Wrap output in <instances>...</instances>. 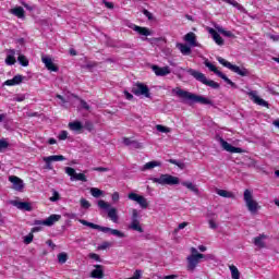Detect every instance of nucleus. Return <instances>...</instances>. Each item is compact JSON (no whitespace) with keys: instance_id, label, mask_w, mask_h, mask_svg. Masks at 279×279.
Returning <instances> with one entry per match:
<instances>
[{"instance_id":"obj_1","label":"nucleus","mask_w":279,"mask_h":279,"mask_svg":"<svg viewBox=\"0 0 279 279\" xmlns=\"http://www.w3.org/2000/svg\"><path fill=\"white\" fill-rule=\"evenodd\" d=\"M172 94L177 95V97L181 99L182 104H187L189 106H193V104H202L203 106H213V100L204 96H199L191 92H186L180 87L173 88Z\"/></svg>"},{"instance_id":"obj_2","label":"nucleus","mask_w":279,"mask_h":279,"mask_svg":"<svg viewBox=\"0 0 279 279\" xmlns=\"http://www.w3.org/2000/svg\"><path fill=\"white\" fill-rule=\"evenodd\" d=\"M78 221L80 223H82V226H87V228H92V230H99L100 232L105 233L110 232V234H112L113 236H118V239H125V233L121 232L120 230L112 229L110 227H102L84 219H80Z\"/></svg>"},{"instance_id":"obj_3","label":"nucleus","mask_w":279,"mask_h":279,"mask_svg":"<svg viewBox=\"0 0 279 279\" xmlns=\"http://www.w3.org/2000/svg\"><path fill=\"white\" fill-rule=\"evenodd\" d=\"M245 206L251 215H258L260 205L254 199V193L251 190H245L243 194Z\"/></svg>"},{"instance_id":"obj_4","label":"nucleus","mask_w":279,"mask_h":279,"mask_svg":"<svg viewBox=\"0 0 279 279\" xmlns=\"http://www.w3.org/2000/svg\"><path fill=\"white\" fill-rule=\"evenodd\" d=\"M189 75H192L196 82H201V84H204L205 86H209L210 88L218 89L220 87L219 83L208 80L206 75L197 70L189 69L187 70Z\"/></svg>"},{"instance_id":"obj_5","label":"nucleus","mask_w":279,"mask_h":279,"mask_svg":"<svg viewBox=\"0 0 279 279\" xmlns=\"http://www.w3.org/2000/svg\"><path fill=\"white\" fill-rule=\"evenodd\" d=\"M150 180L154 184H160L161 186H175V184H180V178L171 174H160L159 178H151Z\"/></svg>"},{"instance_id":"obj_6","label":"nucleus","mask_w":279,"mask_h":279,"mask_svg":"<svg viewBox=\"0 0 279 279\" xmlns=\"http://www.w3.org/2000/svg\"><path fill=\"white\" fill-rule=\"evenodd\" d=\"M217 60H218L219 64H222V66H226L233 73L241 75V77H247V75H250V71H247V69H245V68H240L238 65H234L221 57H218Z\"/></svg>"},{"instance_id":"obj_7","label":"nucleus","mask_w":279,"mask_h":279,"mask_svg":"<svg viewBox=\"0 0 279 279\" xmlns=\"http://www.w3.org/2000/svg\"><path fill=\"white\" fill-rule=\"evenodd\" d=\"M98 206L102 209V210H108L107 215L109 217V219L113 222V223H119V214L117 213V208L111 207L110 208V204L106 203V201H98Z\"/></svg>"},{"instance_id":"obj_8","label":"nucleus","mask_w":279,"mask_h":279,"mask_svg":"<svg viewBox=\"0 0 279 279\" xmlns=\"http://www.w3.org/2000/svg\"><path fill=\"white\" fill-rule=\"evenodd\" d=\"M138 215V209H133L132 210V216H131V223L129 225V230H134L135 232H140V234H143L145 230L141 226V220Z\"/></svg>"},{"instance_id":"obj_9","label":"nucleus","mask_w":279,"mask_h":279,"mask_svg":"<svg viewBox=\"0 0 279 279\" xmlns=\"http://www.w3.org/2000/svg\"><path fill=\"white\" fill-rule=\"evenodd\" d=\"M205 66H207V69H209V71H211V73H215L216 75H218V77L223 80V82L229 84V86H231L232 88H236V84L234 82H232L230 78H228V76H226V74H223L221 71L217 70V66H215V64L210 63V61L206 60Z\"/></svg>"},{"instance_id":"obj_10","label":"nucleus","mask_w":279,"mask_h":279,"mask_svg":"<svg viewBox=\"0 0 279 279\" xmlns=\"http://www.w3.org/2000/svg\"><path fill=\"white\" fill-rule=\"evenodd\" d=\"M202 258H206V255H204V254L189 255L186 257V260H187L186 269H187V271H195V269L197 268V266L202 262Z\"/></svg>"},{"instance_id":"obj_11","label":"nucleus","mask_w":279,"mask_h":279,"mask_svg":"<svg viewBox=\"0 0 279 279\" xmlns=\"http://www.w3.org/2000/svg\"><path fill=\"white\" fill-rule=\"evenodd\" d=\"M133 95H136V97H151V94H149V87L143 83H137L132 87Z\"/></svg>"},{"instance_id":"obj_12","label":"nucleus","mask_w":279,"mask_h":279,"mask_svg":"<svg viewBox=\"0 0 279 279\" xmlns=\"http://www.w3.org/2000/svg\"><path fill=\"white\" fill-rule=\"evenodd\" d=\"M128 198L131 199V202H136L141 206V208L145 209L149 207V203L147 202V198L143 195H138L134 192L129 193Z\"/></svg>"},{"instance_id":"obj_13","label":"nucleus","mask_w":279,"mask_h":279,"mask_svg":"<svg viewBox=\"0 0 279 279\" xmlns=\"http://www.w3.org/2000/svg\"><path fill=\"white\" fill-rule=\"evenodd\" d=\"M60 219H62V216L53 214V215H50L46 220H35L34 225L51 227L57 221H60Z\"/></svg>"},{"instance_id":"obj_14","label":"nucleus","mask_w":279,"mask_h":279,"mask_svg":"<svg viewBox=\"0 0 279 279\" xmlns=\"http://www.w3.org/2000/svg\"><path fill=\"white\" fill-rule=\"evenodd\" d=\"M9 182L13 184L12 190L17 191L19 193H23V189H25V183L23 180L16 175H10Z\"/></svg>"},{"instance_id":"obj_15","label":"nucleus","mask_w":279,"mask_h":279,"mask_svg":"<svg viewBox=\"0 0 279 279\" xmlns=\"http://www.w3.org/2000/svg\"><path fill=\"white\" fill-rule=\"evenodd\" d=\"M250 99L254 101L257 106H262L264 108H269V102L267 100L259 98L258 97V92L257 90H252L247 93Z\"/></svg>"},{"instance_id":"obj_16","label":"nucleus","mask_w":279,"mask_h":279,"mask_svg":"<svg viewBox=\"0 0 279 279\" xmlns=\"http://www.w3.org/2000/svg\"><path fill=\"white\" fill-rule=\"evenodd\" d=\"M219 143L225 149V151H229L230 154H243V149L239 147L232 146L230 143L226 142L222 137L219 138Z\"/></svg>"},{"instance_id":"obj_17","label":"nucleus","mask_w":279,"mask_h":279,"mask_svg":"<svg viewBox=\"0 0 279 279\" xmlns=\"http://www.w3.org/2000/svg\"><path fill=\"white\" fill-rule=\"evenodd\" d=\"M41 62L45 64V66L48 71H52L53 73H58L59 68H58V65L53 64V59H51V57L43 56L41 57Z\"/></svg>"},{"instance_id":"obj_18","label":"nucleus","mask_w":279,"mask_h":279,"mask_svg":"<svg viewBox=\"0 0 279 279\" xmlns=\"http://www.w3.org/2000/svg\"><path fill=\"white\" fill-rule=\"evenodd\" d=\"M151 69L155 73V75H157V77H165L167 75L171 74V68L169 66H158V65H151Z\"/></svg>"},{"instance_id":"obj_19","label":"nucleus","mask_w":279,"mask_h":279,"mask_svg":"<svg viewBox=\"0 0 279 279\" xmlns=\"http://www.w3.org/2000/svg\"><path fill=\"white\" fill-rule=\"evenodd\" d=\"M128 27H130V29H133V32L140 34V36H151V31H149V28L147 27L138 26L132 23H130Z\"/></svg>"},{"instance_id":"obj_20","label":"nucleus","mask_w":279,"mask_h":279,"mask_svg":"<svg viewBox=\"0 0 279 279\" xmlns=\"http://www.w3.org/2000/svg\"><path fill=\"white\" fill-rule=\"evenodd\" d=\"M184 40L190 45V47H199V44L197 43V36L193 32L187 33L184 36Z\"/></svg>"},{"instance_id":"obj_21","label":"nucleus","mask_w":279,"mask_h":279,"mask_svg":"<svg viewBox=\"0 0 279 279\" xmlns=\"http://www.w3.org/2000/svg\"><path fill=\"white\" fill-rule=\"evenodd\" d=\"M23 80H25V76L17 74L13 78L5 81L3 86H17L23 83Z\"/></svg>"},{"instance_id":"obj_22","label":"nucleus","mask_w":279,"mask_h":279,"mask_svg":"<svg viewBox=\"0 0 279 279\" xmlns=\"http://www.w3.org/2000/svg\"><path fill=\"white\" fill-rule=\"evenodd\" d=\"M208 33L213 36V39L216 43V45H218L219 47H223V38L221 37V35H219V33H217V31H215V28H209Z\"/></svg>"},{"instance_id":"obj_23","label":"nucleus","mask_w":279,"mask_h":279,"mask_svg":"<svg viewBox=\"0 0 279 279\" xmlns=\"http://www.w3.org/2000/svg\"><path fill=\"white\" fill-rule=\"evenodd\" d=\"M14 56H16L15 50L11 49L7 51L5 64H8V66H12V64H16V58Z\"/></svg>"},{"instance_id":"obj_24","label":"nucleus","mask_w":279,"mask_h":279,"mask_svg":"<svg viewBox=\"0 0 279 279\" xmlns=\"http://www.w3.org/2000/svg\"><path fill=\"white\" fill-rule=\"evenodd\" d=\"M12 206H15L19 208V210H32V205L27 202H19V201H12Z\"/></svg>"},{"instance_id":"obj_25","label":"nucleus","mask_w":279,"mask_h":279,"mask_svg":"<svg viewBox=\"0 0 279 279\" xmlns=\"http://www.w3.org/2000/svg\"><path fill=\"white\" fill-rule=\"evenodd\" d=\"M95 269L92 271L90 276L96 279H102L104 278V266L101 265H95Z\"/></svg>"},{"instance_id":"obj_26","label":"nucleus","mask_w":279,"mask_h":279,"mask_svg":"<svg viewBox=\"0 0 279 279\" xmlns=\"http://www.w3.org/2000/svg\"><path fill=\"white\" fill-rule=\"evenodd\" d=\"M62 160H65L64 156L62 155H52L44 157V162H61Z\"/></svg>"},{"instance_id":"obj_27","label":"nucleus","mask_w":279,"mask_h":279,"mask_svg":"<svg viewBox=\"0 0 279 279\" xmlns=\"http://www.w3.org/2000/svg\"><path fill=\"white\" fill-rule=\"evenodd\" d=\"M266 239H267V235H265V234H260V235L254 238V245L259 248L265 247Z\"/></svg>"},{"instance_id":"obj_28","label":"nucleus","mask_w":279,"mask_h":279,"mask_svg":"<svg viewBox=\"0 0 279 279\" xmlns=\"http://www.w3.org/2000/svg\"><path fill=\"white\" fill-rule=\"evenodd\" d=\"M10 13L17 16V19H25V10L22 7L11 9Z\"/></svg>"},{"instance_id":"obj_29","label":"nucleus","mask_w":279,"mask_h":279,"mask_svg":"<svg viewBox=\"0 0 279 279\" xmlns=\"http://www.w3.org/2000/svg\"><path fill=\"white\" fill-rule=\"evenodd\" d=\"M182 186H185V189H189V191H192V193H195V195H199V189H197V185L193 184L192 182L184 181L182 182Z\"/></svg>"},{"instance_id":"obj_30","label":"nucleus","mask_w":279,"mask_h":279,"mask_svg":"<svg viewBox=\"0 0 279 279\" xmlns=\"http://www.w3.org/2000/svg\"><path fill=\"white\" fill-rule=\"evenodd\" d=\"M217 195H219L220 197H226L228 199H234V193L226 191V190H216Z\"/></svg>"},{"instance_id":"obj_31","label":"nucleus","mask_w":279,"mask_h":279,"mask_svg":"<svg viewBox=\"0 0 279 279\" xmlns=\"http://www.w3.org/2000/svg\"><path fill=\"white\" fill-rule=\"evenodd\" d=\"M177 48L183 56H191V48L185 44H177Z\"/></svg>"},{"instance_id":"obj_32","label":"nucleus","mask_w":279,"mask_h":279,"mask_svg":"<svg viewBox=\"0 0 279 279\" xmlns=\"http://www.w3.org/2000/svg\"><path fill=\"white\" fill-rule=\"evenodd\" d=\"M160 161H149V162H146L143 168H142V171H149L151 169H155V167H160Z\"/></svg>"},{"instance_id":"obj_33","label":"nucleus","mask_w":279,"mask_h":279,"mask_svg":"<svg viewBox=\"0 0 279 279\" xmlns=\"http://www.w3.org/2000/svg\"><path fill=\"white\" fill-rule=\"evenodd\" d=\"M69 128L72 130V132H80V130H82L84 126L82 125V122L74 121L69 123Z\"/></svg>"},{"instance_id":"obj_34","label":"nucleus","mask_w":279,"mask_h":279,"mask_svg":"<svg viewBox=\"0 0 279 279\" xmlns=\"http://www.w3.org/2000/svg\"><path fill=\"white\" fill-rule=\"evenodd\" d=\"M229 269L231 271L232 279H241V272L239 271V268H236V266L231 265L229 266Z\"/></svg>"},{"instance_id":"obj_35","label":"nucleus","mask_w":279,"mask_h":279,"mask_svg":"<svg viewBox=\"0 0 279 279\" xmlns=\"http://www.w3.org/2000/svg\"><path fill=\"white\" fill-rule=\"evenodd\" d=\"M216 29L217 32H219V34H222V36H226L227 38H234V35L232 32L226 31L221 26H216Z\"/></svg>"},{"instance_id":"obj_36","label":"nucleus","mask_w":279,"mask_h":279,"mask_svg":"<svg viewBox=\"0 0 279 279\" xmlns=\"http://www.w3.org/2000/svg\"><path fill=\"white\" fill-rule=\"evenodd\" d=\"M156 130H157V132H160L161 134H169V132H171V129H169L168 126H165L162 124H157Z\"/></svg>"},{"instance_id":"obj_37","label":"nucleus","mask_w":279,"mask_h":279,"mask_svg":"<svg viewBox=\"0 0 279 279\" xmlns=\"http://www.w3.org/2000/svg\"><path fill=\"white\" fill-rule=\"evenodd\" d=\"M17 61L22 66H29V61L27 60L26 56L20 54Z\"/></svg>"},{"instance_id":"obj_38","label":"nucleus","mask_w":279,"mask_h":279,"mask_svg":"<svg viewBox=\"0 0 279 279\" xmlns=\"http://www.w3.org/2000/svg\"><path fill=\"white\" fill-rule=\"evenodd\" d=\"M58 260L61 265H64V263H66V260H69V255L66 253H60L58 255Z\"/></svg>"},{"instance_id":"obj_39","label":"nucleus","mask_w":279,"mask_h":279,"mask_svg":"<svg viewBox=\"0 0 279 279\" xmlns=\"http://www.w3.org/2000/svg\"><path fill=\"white\" fill-rule=\"evenodd\" d=\"M90 193H92L93 197H101V195H104V191H101L97 187H92Z\"/></svg>"},{"instance_id":"obj_40","label":"nucleus","mask_w":279,"mask_h":279,"mask_svg":"<svg viewBox=\"0 0 279 279\" xmlns=\"http://www.w3.org/2000/svg\"><path fill=\"white\" fill-rule=\"evenodd\" d=\"M73 180H76L78 182H87L86 174L84 173H75Z\"/></svg>"},{"instance_id":"obj_41","label":"nucleus","mask_w":279,"mask_h":279,"mask_svg":"<svg viewBox=\"0 0 279 279\" xmlns=\"http://www.w3.org/2000/svg\"><path fill=\"white\" fill-rule=\"evenodd\" d=\"M168 162H170V165H175L177 167H179V169H185L186 167L184 162L178 161L175 159H169Z\"/></svg>"},{"instance_id":"obj_42","label":"nucleus","mask_w":279,"mask_h":279,"mask_svg":"<svg viewBox=\"0 0 279 279\" xmlns=\"http://www.w3.org/2000/svg\"><path fill=\"white\" fill-rule=\"evenodd\" d=\"M65 173L69 174L71 177V181H73V178H75V169L71 168V167H66L65 168Z\"/></svg>"},{"instance_id":"obj_43","label":"nucleus","mask_w":279,"mask_h":279,"mask_svg":"<svg viewBox=\"0 0 279 279\" xmlns=\"http://www.w3.org/2000/svg\"><path fill=\"white\" fill-rule=\"evenodd\" d=\"M60 199V193L58 191L52 190V196L50 197V202H59Z\"/></svg>"},{"instance_id":"obj_44","label":"nucleus","mask_w":279,"mask_h":279,"mask_svg":"<svg viewBox=\"0 0 279 279\" xmlns=\"http://www.w3.org/2000/svg\"><path fill=\"white\" fill-rule=\"evenodd\" d=\"M26 97H27V96H26L25 94H19V95H16V96L13 98V101H19V102L25 101Z\"/></svg>"},{"instance_id":"obj_45","label":"nucleus","mask_w":279,"mask_h":279,"mask_svg":"<svg viewBox=\"0 0 279 279\" xmlns=\"http://www.w3.org/2000/svg\"><path fill=\"white\" fill-rule=\"evenodd\" d=\"M8 147H10V144L5 140H0V151L8 149Z\"/></svg>"},{"instance_id":"obj_46","label":"nucleus","mask_w":279,"mask_h":279,"mask_svg":"<svg viewBox=\"0 0 279 279\" xmlns=\"http://www.w3.org/2000/svg\"><path fill=\"white\" fill-rule=\"evenodd\" d=\"M141 278H143V271L137 269L134 271L133 276L129 279H141Z\"/></svg>"},{"instance_id":"obj_47","label":"nucleus","mask_w":279,"mask_h":279,"mask_svg":"<svg viewBox=\"0 0 279 279\" xmlns=\"http://www.w3.org/2000/svg\"><path fill=\"white\" fill-rule=\"evenodd\" d=\"M68 136H69V132L61 131V133L58 135V138L59 141H66Z\"/></svg>"},{"instance_id":"obj_48","label":"nucleus","mask_w":279,"mask_h":279,"mask_svg":"<svg viewBox=\"0 0 279 279\" xmlns=\"http://www.w3.org/2000/svg\"><path fill=\"white\" fill-rule=\"evenodd\" d=\"M32 241H34V234L29 233L28 235L24 236V243L26 245H29V243H32Z\"/></svg>"},{"instance_id":"obj_49","label":"nucleus","mask_w":279,"mask_h":279,"mask_svg":"<svg viewBox=\"0 0 279 279\" xmlns=\"http://www.w3.org/2000/svg\"><path fill=\"white\" fill-rule=\"evenodd\" d=\"M81 206H82V208L88 209V208H90V203L86 198H82Z\"/></svg>"},{"instance_id":"obj_50","label":"nucleus","mask_w":279,"mask_h":279,"mask_svg":"<svg viewBox=\"0 0 279 279\" xmlns=\"http://www.w3.org/2000/svg\"><path fill=\"white\" fill-rule=\"evenodd\" d=\"M88 256L93 260H96L97 263H101V257L99 255H97V253H90Z\"/></svg>"},{"instance_id":"obj_51","label":"nucleus","mask_w":279,"mask_h":279,"mask_svg":"<svg viewBox=\"0 0 279 279\" xmlns=\"http://www.w3.org/2000/svg\"><path fill=\"white\" fill-rule=\"evenodd\" d=\"M143 14L148 17V21H154V14H151L147 9L143 10Z\"/></svg>"},{"instance_id":"obj_52","label":"nucleus","mask_w":279,"mask_h":279,"mask_svg":"<svg viewBox=\"0 0 279 279\" xmlns=\"http://www.w3.org/2000/svg\"><path fill=\"white\" fill-rule=\"evenodd\" d=\"M97 66V62L89 61L84 65V69H95Z\"/></svg>"},{"instance_id":"obj_53","label":"nucleus","mask_w":279,"mask_h":279,"mask_svg":"<svg viewBox=\"0 0 279 279\" xmlns=\"http://www.w3.org/2000/svg\"><path fill=\"white\" fill-rule=\"evenodd\" d=\"M102 3L106 8H108V10H113L114 9V4L112 2H108L106 0H102Z\"/></svg>"},{"instance_id":"obj_54","label":"nucleus","mask_w":279,"mask_h":279,"mask_svg":"<svg viewBox=\"0 0 279 279\" xmlns=\"http://www.w3.org/2000/svg\"><path fill=\"white\" fill-rule=\"evenodd\" d=\"M81 106L84 108V110H90V106L88 102H86V100L81 99Z\"/></svg>"},{"instance_id":"obj_55","label":"nucleus","mask_w":279,"mask_h":279,"mask_svg":"<svg viewBox=\"0 0 279 279\" xmlns=\"http://www.w3.org/2000/svg\"><path fill=\"white\" fill-rule=\"evenodd\" d=\"M93 171H99L100 173H104L106 171H110V169L104 168V167H96V168H93Z\"/></svg>"},{"instance_id":"obj_56","label":"nucleus","mask_w":279,"mask_h":279,"mask_svg":"<svg viewBox=\"0 0 279 279\" xmlns=\"http://www.w3.org/2000/svg\"><path fill=\"white\" fill-rule=\"evenodd\" d=\"M189 226V222H182L178 226V229L174 230V232H178L179 230H184Z\"/></svg>"},{"instance_id":"obj_57","label":"nucleus","mask_w":279,"mask_h":279,"mask_svg":"<svg viewBox=\"0 0 279 279\" xmlns=\"http://www.w3.org/2000/svg\"><path fill=\"white\" fill-rule=\"evenodd\" d=\"M226 3H229V5H233V8H236L239 5V2L235 0H223Z\"/></svg>"},{"instance_id":"obj_58","label":"nucleus","mask_w":279,"mask_h":279,"mask_svg":"<svg viewBox=\"0 0 279 279\" xmlns=\"http://www.w3.org/2000/svg\"><path fill=\"white\" fill-rule=\"evenodd\" d=\"M123 143L124 145L130 146V145H133L134 141L130 140L129 137H124Z\"/></svg>"},{"instance_id":"obj_59","label":"nucleus","mask_w":279,"mask_h":279,"mask_svg":"<svg viewBox=\"0 0 279 279\" xmlns=\"http://www.w3.org/2000/svg\"><path fill=\"white\" fill-rule=\"evenodd\" d=\"M112 202L117 203L119 202V192H114L111 196Z\"/></svg>"},{"instance_id":"obj_60","label":"nucleus","mask_w":279,"mask_h":279,"mask_svg":"<svg viewBox=\"0 0 279 279\" xmlns=\"http://www.w3.org/2000/svg\"><path fill=\"white\" fill-rule=\"evenodd\" d=\"M107 247H110V242H104V243L99 246V250H107Z\"/></svg>"},{"instance_id":"obj_61","label":"nucleus","mask_w":279,"mask_h":279,"mask_svg":"<svg viewBox=\"0 0 279 279\" xmlns=\"http://www.w3.org/2000/svg\"><path fill=\"white\" fill-rule=\"evenodd\" d=\"M209 228H211V230H217V223L215 220H209Z\"/></svg>"},{"instance_id":"obj_62","label":"nucleus","mask_w":279,"mask_h":279,"mask_svg":"<svg viewBox=\"0 0 279 279\" xmlns=\"http://www.w3.org/2000/svg\"><path fill=\"white\" fill-rule=\"evenodd\" d=\"M124 96H125L126 99H129V101L134 99V96L132 94H130L129 92H126V90L124 92Z\"/></svg>"},{"instance_id":"obj_63","label":"nucleus","mask_w":279,"mask_h":279,"mask_svg":"<svg viewBox=\"0 0 279 279\" xmlns=\"http://www.w3.org/2000/svg\"><path fill=\"white\" fill-rule=\"evenodd\" d=\"M270 40H274V43H278L279 36L278 35H269Z\"/></svg>"},{"instance_id":"obj_64","label":"nucleus","mask_w":279,"mask_h":279,"mask_svg":"<svg viewBox=\"0 0 279 279\" xmlns=\"http://www.w3.org/2000/svg\"><path fill=\"white\" fill-rule=\"evenodd\" d=\"M177 278H178L177 275H168L163 277V279H177Z\"/></svg>"}]
</instances>
